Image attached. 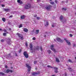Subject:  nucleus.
Wrapping results in <instances>:
<instances>
[{
    "label": "nucleus",
    "mask_w": 76,
    "mask_h": 76,
    "mask_svg": "<svg viewBox=\"0 0 76 76\" xmlns=\"http://www.w3.org/2000/svg\"><path fill=\"white\" fill-rule=\"evenodd\" d=\"M11 69H13V67H11Z\"/></svg>",
    "instance_id": "nucleus-57"
},
{
    "label": "nucleus",
    "mask_w": 76,
    "mask_h": 76,
    "mask_svg": "<svg viewBox=\"0 0 76 76\" xmlns=\"http://www.w3.org/2000/svg\"><path fill=\"white\" fill-rule=\"evenodd\" d=\"M26 67H27V68H28V72H29L31 70V67L29 66V64H26Z\"/></svg>",
    "instance_id": "nucleus-4"
},
{
    "label": "nucleus",
    "mask_w": 76,
    "mask_h": 76,
    "mask_svg": "<svg viewBox=\"0 0 76 76\" xmlns=\"http://www.w3.org/2000/svg\"><path fill=\"white\" fill-rule=\"evenodd\" d=\"M4 32H7V31L6 29H4Z\"/></svg>",
    "instance_id": "nucleus-43"
},
{
    "label": "nucleus",
    "mask_w": 76,
    "mask_h": 76,
    "mask_svg": "<svg viewBox=\"0 0 76 76\" xmlns=\"http://www.w3.org/2000/svg\"><path fill=\"white\" fill-rule=\"evenodd\" d=\"M64 39L65 40V41H66V42L69 45H71V43L68 40H66V39Z\"/></svg>",
    "instance_id": "nucleus-9"
},
{
    "label": "nucleus",
    "mask_w": 76,
    "mask_h": 76,
    "mask_svg": "<svg viewBox=\"0 0 76 76\" xmlns=\"http://www.w3.org/2000/svg\"><path fill=\"white\" fill-rule=\"evenodd\" d=\"M35 69H36V70H37V68H36Z\"/></svg>",
    "instance_id": "nucleus-59"
},
{
    "label": "nucleus",
    "mask_w": 76,
    "mask_h": 76,
    "mask_svg": "<svg viewBox=\"0 0 76 76\" xmlns=\"http://www.w3.org/2000/svg\"><path fill=\"white\" fill-rule=\"evenodd\" d=\"M23 55L26 57V58H28L29 57V55H28V54L27 53V52L24 51L23 53Z\"/></svg>",
    "instance_id": "nucleus-3"
},
{
    "label": "nucleus",
    "mask_w": 76,
    "mask_h": 76,
    "mask_svg": "<svg viewBox=\"0 0 76 76\" xmlns=\"http://www.w3.org/2000/svg\"><path fill=\"white\" fill-rule=\"evenodd\" d=\"M68 61H69V62H70V63H72V61L70 59H69Z\"/></svg>",
    "instance_id": "nucleus-29"
},
{
    "label": "nucleus",
    "mask_w": 76,
    "mask_h": 76,
    "mask_svg": "<svg viewBox=\"0 0 76 76\" xmlns=\"http://www.w3.org/2000/svg\"><path fill=\"white\" fill-rule=\"evenodd\" d=\"M53 47H54V45H51L50 46V48L51 49V50H52L55 53H56V50L54 49V48Z\"/></svg>",
    "instance_id": "nucleus-7"
},
{
    "label": "nucleus",
    "mask_w": 76,
    "mask_h": 76,
    "mask_svg": "<svg viewBox=\"0 0 76 76\" xmlns=\"http://www.w3.org/2000/svg\"><path fill=\"white\" fill-rule=\"evenodd\" d=\"M31 5L29 4H26L24 7V8L25 9H31Z\"/></svg>",
    "instance_id": "nucleus-1"
},
{
    "label": "nucleus",
    "mask_w": 76,
    "mask_h": 76,
    "mask_svg": "<svg viewBox=\"0 0 76 76\" xmlns=\"http://www.w3.org/2000/svg\"><path fill=\"white\" fill-rule=\"evenodd\" d=\"M40 74V72L39 71L37 72H34L32 73V76H36V75H39Z\"/></svg>",
    "instance_id": "nucleus-6"
},
{
    "label": "nucleus",
    "mask_w": 76,
    "mask_h": 76,
    "mask_svg": "<svg viewBox=\"0 0 76 76\" xmlns=\"http://www.w3.org/2000/svg\"><path fill=\"white\" fill-rule=\"evenodd\" d=\"M12 17H13V15H10V16L9 18H12Z\"/></svg>",
    "instance_id": "nucleus-44"
},
{
    "label": "nucleus",
    "mask_w": 76,
    "mask_h": 76,
    "mask_svg": "<svg viewBox=\"0 0 76 76\" xmlns=\"http://www.w3.org/2000/svg\"><path fill=\"white\" fill-rule=\"evenodd\" d=\"M21 19H23L25 18V16L24 15H21L20 17Z\"/></svg>",
    "instance_id": "nucleus-14"
},
{
    "label": "nucleus",
    "mask_w": 76,
    "mask_h": 76,
    "mask_svg": "<svg viewBox=\"0 0 76 76\" xmlns=\"http://www.w3.org/2000/svg\"><path fill=\"white\" fill-rule=\"evenodd\" d=\"M22 24H21L19 25V26L18 27L19 28H22Z\"/></svg>",
    "instance_id": "nucleus-26"
},
{
    "label": "nucleus",
    "mask_w": 76,
    "mask_h": 76,
    "mask_svg": "<svg viewBox=\"0 0 76 76\" xmlns=\"http://www.w3.org/2000/svg\"><path fill=\"white\" fill-rule=\"evenodd\" d=\"M69 35L71 37H73V35H72V34H69Z\"/></svg>",
    "instance_id": "nucleus-40"
},
{
    "label": "nucleus",
    "mask_w": 76,
    "mask_h": 76,
    "mask_svg": "<svg viewBox=\"0 0 76 76\" xmlns=\"http://www.w3.org/2000/svg\"><path fill=\"white\" fill-rule=\"evenodd\" d=\"M17 2L18 3H20V4H23V2L20 0H18Z\"/></svg>",
    "instance_id": "nucleus-13"
},
{
    "label": "nucleus",
    "mask_w": 76,
    "mask_h": 76,
    "mask_svg": "<svg viewBox=\"0 0 76 76\" xmlns=\"http://www.w3.org/2000/svg\"><path fill=\"white\" fill-rule=\"evenodd\" d=\"M37 20H39V19H40V18L39 17H37Z\"/></svg>",
    "instance_id": "nucleus-37"
},
{
    "label": "nucleus",
    "mask_w": 76,
    "mask_h": 76,
    "mask_svg": "<svg viewBox=\"0 0 76 76\" xmlns=\"http://www.w3.org/2000/svg\"><path fill=\"white\" fill-rule=\"evenodd\" d=\"M54 69L55 70V72L56 73H58V71L57 70L58 69V68L57 67H54Z\"/></svg>",
    "instance_id": "nucleus-10"
},
{
    "label": "nucleus",
    "mask_w": 76,
    "mask_h": 76,
    "mask_svg": "<svg viewBox=\"0 0 76 76\" xmlns=\"http://www.w3.org/2000/svg\"><path fill=\"white\" fill-rule=\"evenodd\" d=\"M36 50H39V47L37 46L36 48Z\"/></svg>",
    "instance_id": "nucleus-31"
},
{
    "label": "nucleus",
    "mask_w": 76,
    "mask_h": 76,
    "mask_svg": "<svg viewBox=\"0 0 76 76\" xmlns=\"http://www.w3.org/2000/svg\"><path fill=\"white\" fill-rule=\"evenodd\" d=\"M60 19L61 20H62V19H63V17L62 15H61L60 18Z\"/></svg>",
    "instance_id": "nucleus-21"
},
{
    "label": "nucleus",
    "mask_w": 76,
    "mask_h": 76,
    "mask_svg": "<svg viewBox=\"0 0 76 76\" xmlns=\"http://www.w3.org/2000/svg\"><path fill=\"white\" fill-rule=\"evenodd\" d=\"M1 3V1H0V4Z\"/></svg>",
    "instance_id": "nucleus-62"
},
{
    "label": "nucleus",
    "mask_w": 76,
    "mask_h": 76,
    "mask_svg": "<svg viewBox=\"0 0 76 76\" xmlns=\"http://www.w3.org/2000/svg\"><path fill=\"white\" fill-rule=\"evenodd\" d=\"M49 25V23H48V22H46V24L45 25V26H48Z\"/></svg>",
    "instance_id": "nucleus-18"
},
{
    "label": "nucleus",
    "mask_w": 76,
    "mask_h": 76,
    "mask_svg": "<svg viewBox=\"0 0 76 76\" xmlns=\"http://www.w3.org/2000/svg\"><path fill=\"white\" fill-rule=\"evenodd\" d=\"M9 30H10V31H11V28H9Z\"/></svg>",
    "instance_id": "nucleus-54"
},
{
    "label": "nucleus",
    "mask_w": 76,
    "mask_h": 76,
    "mask_svg": "<svg viewBox=\"0 0 76 76\" xmlns=\"http://www.w3.org/2000/svg\"><path fill=\"white\" fill-rule=\"evenodd\" d=\"M38 2H39L41 1L40 0H37Z\"/></svg>",
    "instance_id": "nucleus-48"
},
{
    "label": "nucleus",
    "mask_w": 76,
    "mask_h": 76,
    "mask_svg": "<svg viewBox=\"0 0 76 76\" xmlns=\"http://www.w3.org/2000/svg\"><path fill=\"white\" fill-rule=\"evenodd\" d=\"M37 16V14L34 15V18H36Z\"/></svg>",
    "instance_id": "nucleus-38"
},
{
    "label": "nucleus",
    "mask_w": 76,
    "mask_h": 76,
    "mask_svg": "<svg viewBox=\"0 0 76 76\" xmlns=\"http://www.w3.org/2000/svg\"><path fill=\"white\" fill-rule=\"evenodd\" d=\"M2 7H5V5L4 4H2L1 5Z\"/></svg>",
    "instance_id": "nucleus-41"
},
{
    "label": "nucleus",
    "mask_w": 76,
    "mask_h": 76,
    "mask_svg": "<svg viewBox=\"0 0 76 76\" xmlns=\"http://www.w3.org/2000/svg\"><path fill=\"white\" fill-rule=\"evenodd\" d=\"M55 3H57V0H55Z\"/></svg>",
    "instance_id": "nucleus-47"
},
{
    "label": "nucleus",
    "mask_w": 76,
    "mask_h": 76,
    "mask_svg": "<svg viewBox=\"0 0 76 76\" xmlns=\"http://www.w3.org/2000/svg\"><path fill=\"white\" fill-rule=\"evenodd\" d=\"M23 31H24V32H27L28 31V29L26 28H24Z\"/></svg>",
    "instance_id": "nucleus-15"
},
{
    "label": "nucleus",
    "mask_w": 76,
    "mask_h": 76,
    "mask_svg": "<svg viewBox=\"0 0 76 76\" xmlns=\"http://www.w3.org/2000/svg\"><path fill=\"white\" fill-rule=\"evenodd\" d=\"M53 8H54V9H55V8H56V5L53 6Z\"/></svg>",
    "instance_id": "nucleus-45"
},
{
    "label": "nucleus",
    "mask_w": 76,
    "mask_h": 76,
    "mask_svg": "<svg viewBox=\"0 0 76 76\" xmlns=\"http://www.w3.org/2000/svg\"><path fill=\"white\" fill-rule=\"evenodd\" d=\"M2 20L3 22H5L6 21V19H5V18H2Z\"/></svg>",
    "instance_id": "nucleus-23"
},
{
    "label": "nucleus",
    "mask_w": 76,
    "mask_h": 76,
    "mask_svg": "<svg viewBox=\"0 0 76 76\" xmlns=\"http://www.w3.org/2000/svg\"><path fill=\"white\" fill-rule=\"evenodd\" d=\"M15 56H18V55H17V53H15Z\"/></svg>",
    "instance_id": "nucleus-50"
},
{
    "label": "nucleus",
    "mask_w": 76,
    "mask_h": 76,
    "mask_svg": "<svg viewBox=\"0 0 76 76\" xmlns=\"http://www.w3.org/2000/svg\"><path fill=\"white\" fill-rule=\"evenodd\" d=\"M33 40H35L36 39V38L35 37H34L32 39Z\"/></svg>",
    "instance_id": "nucleus-34"
},
{
    "label": "nucleus",
    "mask_w": 76,
    "mask_h": 76,
    "mask_svg": "<svg viewBox=\"0 0 76 76\" xmlns=\"http://www.w3.org/2000/svg\"><path fill=\"white\" fill-rule=\"evenodd\" d=\"M51 8H52V6L51 5H47L45 7V8L47 10H50V9H51Z\"/></svg>",
    "instance_id": "nucleus-2"
},
{
    "label": "nucleus",
    "mask_w": 76,
    "mask_h": 76,
    "mask_svg": "<svg viewBox=\"0 0 76 76\" xmlns=\"http://www.w3.org/2000/svg\"><path fill=\"white\" fill-rule=\"evenodd\" d=\"M10 55H11V54L10 53H9V54H8V55H9V56H10Z\"/></svg>",
    "instance_id": "nucleus-52"
},
{
    "label": "nucleus",
    "mask_w": 76,
    "mask_h": 76,
    "mask_svg": "<svg viewBox=\"0 0 76 76\" xmlns=\"http://www.w3.org/2000/svg\"><path fill=\"white\" fill-rule=\"evenodd\" d=\"M66 3H68V1H66Z\"/></svg>",
    "instance_id": "nucleus-60"
},
{
    "label": "nucleus",
    "mask_w": 76,
    "mask_h": 76,
    "mask_svg": "<svg viewBox=\"0 0 76 76\" xmlns=\"http://www.w3.org/2000/svg\"><path fill=\"white\" fill-rule=\"evenodd\" d=\"M1 42H4V40L3 39H1Z\"/></svg>",
    "instance_id": "nucleus-30"
},
{
    "label": "nucleus",
    "mask_w": 76,
    "mask_h": 76,
    "mask_svg": "<svg viewBox=\"0 0 76 76\" xmlns=\"http://www.w3.org/2000/svg\"><path fill=\"white\" fill-rule=\"evenodd\" d=\"M8 44H9V43H8Z\"/></svg>",
    "instance_id": "nucleus-64"
},
{
    "label": "nucleus",
    "mask_w": 76,
    "mask_h": 76,
    "mask_svg": "<svg viewBox=\"0 0 76 76\" xmlns=\"http://www.w3.org/2000/svg\"><path fill=\"white\" fill-rule=\"evenodd\" d=\"M7 34L6 33H3V36H6Z\"/></svg>",
    "instance_id": "nucleus-27"
},
{
    "label": "nucleus",
    "mask_w": 76,
    "mask_h": 76,
    "mask_svg": "<svg viewBox=\"0 0 76 76\" xmlns=\"http://www.w3.org/2000/svg\"><path fill=\"white\" fill-rule=\"evenodd\" d=\"M9 72L12 73V72H13V70H9V69H7L6 71V73H9Z\"/></svg>",
    "instance_id": "nucleus-11"
},
{
    "label": "nucleus",
    "mask_w": 76,
    "mask_h": 76,
    "mask_svg": "<svg viewBox=\"0 0 76 76\" xmlns=\"http://www.w3.org/2000/svg\"><path fill=\"white\" fill-rule=\"evenodd\" d=\"M51 76H56V75H52Z\"/></svg>",
    "instance_id": "nucleus-53"
},
{
    "label": "nucleus",
    "mask_w": 76,
    "mask_h": 76,
    "mask_svg": "<svg viewBox=\"0 0 76 76\" xmlns=\"http://www.w3.org/2000/svg\"><path fill=\"white\" fill-rule=\"evenodd\" d=\"M50 0V1H52V0Z\"/></svg>",
    "instance_id": "nucleus-63"
},
{
    "label": "nucleus",
    "mask_w": 76,
    "mask_h": 76,
    "mask_svg": "<svg viewBox=\"0 0 76 76\" xmlns=\"http://www.w3.org/2000/svg\"><path fill=\"white\" fill-rule=\"evenodd\" d=\"M48 67H49V68H51L52 69L53 68V67H52L51 66H50V65H48L47 66Z\"/></svg>",
    "instance_id": "nucleus-22"
},
{
    "label": "nucleus",
    "mask_w": 76,
    "mask_h": 76,
    "mask_svg": "<svg viewBox=\"0 0 76 76\" xmlns=\"http://www.w3.org/2000/svg\"><path fill=\"white\" fill-rule=\"evenodd\" d=\"M28 43H27V42H26V47H28Z\"/></svg>",
    "instance_id": "nucleus-35"
},
{
    "label": "nucleus",
    "mask_w": 76,
    "mask_h": 76,
    "mask_svg": "<svg viewBox=\"0 0 76 76\" xmlns=\"http://www.w3.org/2000/svg\"><path fill=\"white\" fill-rule=\"evenodd\" d=\"M5 68H6V69H7V66L6 65V66H5Z\"/></svg>",
    "instance_id": "nucleus-46"
},
{
    "label": "nucleus",
    "mask_w": 76,
    "mask_h": 76,
    "mask_svg": "<svg viewBox=\"0 0 76 76\" xmlns=\"http://www.w3.org/2000/svg\"><path fill=\"white\" fill-rule=\"evenodd\" d=\"M52 27H54V25H52Z\"/></svg>",
    "instance_id": "nucleus-51"
},
{
    "label": "nucleus",
    "mask_w": 76,
    "mask_h": 76,
    "mask_svg": "<svg viewBox=\"0 0 76 76\" xmlns=\"http://www.w3.org/2000/svg\"><path fill=\"white\" fill-rule=\"evenodd\" d=\"M75 59H76V57H75Z\"/></svg>",
    "instance_id": "nucleus-61"
},
{
    "label": "nucleus",
    "mask_w": 76,
    "mask_h": 76,
    "mask_svg": "<svg viewBox=\"0 0 76 76\" xmlns=\"http://www.w3.org/2000/svg\"><path fill=\"white\" fill-rule=\"evenodd\" d=\"M2 29L1 28H0V31H2Z\"/></svg>",
    "instance_id": "nucleus-55"
},
{
    "label": "nucleus",
    "mask_w": 76,
    "mask_h": 76,
    "mask_svg": "<svg viewBox=\"0 0 76 76\" xmlns=\"http://www.w3.org/2000/svg\"><path fill=\"white\" fill-rule=\"evenodd\" d=\"M29 47H30V50L32 51L33 50V49H32V47H33V46H32V44H31L30 45Z\"/></svg>",
    "instance_id": "nucleus-12"
},
{
    "label": "nucleus",
    "mask_w": 76,
    "mask_h": 76,
    "mask_svg": "<svg viewBox=\"0 0 76 76\" xmlns=\"http://www.w3.org/2000/svg\"><path fill=\"white\" fill-rule=\"evenodd\" d=\"M40 48L41 51H42V46H40Z\"/></svg>",
    "instance_id": "nucleus-28"
},
{
    "label": "nucleus",
    "mask_w": 76,
    "mask_h": 76,
    "mask_svg": "<svg viewBox=\"0 0 76 76\" xmlns=\"http://www.w3.org/2000/svg\"><path fill=\"white\" fill-rule=\"evenodd\" d=\"M36 34H38V33H39V30H37L36 31Z\"/></svg>",
    "instance_id": "nucleus-17"
},
{
    "label": "nucleus",
    "mask_w": 76,
    "mask_h": 76,
    "mask_svg": "<svg viewBox=\"0 0 76 76\" xmlns=\"http://www.w3.org/2000/svg\"><path fill=\"white\" fill-rule=\"evenodd\" d=\"M46 37V35H45L44 36V37Z\"/></svg>",
    "instance_id": "nucleus-56"
},
{
    "label": "nucleus",
    "mask_w": 76,
    "mask_h": 76,
    "mask_svg": "<svg viewBox=\"0 0 76 76\" xmlns=\"http://www.w3.org/2000/svg\"><path fill=\"white\" fill-rule=\"evenodd\" d=\"M56 40L58 41V42H63V40H62L60 39L58 37H57L56 39Z\"/></svg>",
    "instance_id": "nucleus-8"
},
{
    "label": "nucleus",
    "mask_w": 76,
    "mask_h": 76,
    "mask_svg": "<svg viewBox=\"0 0 76 76\" xmlns=\"http://www.w3.org/2000/svg\"><path fill=\"white\" fill-rule=\"evenodd\" d=\"M50 4H51L53 5L54 4H55V3L54 2H50Z\"/></svg>",
    "instance_id": "nucleus-20"
},
{
    "label": "nucleus",
    "mask_w": 76,
    "mask_h": 76,
    "mask_svg": "<svg viewBox=\"0 0 76 76\" xmlns=\"http://www.w3.org/2000/svg\"><path fill=\"white\" fill-rule=\"evenodd\" d=\"M56 61H57V62H60V61H59V59H58V58H56Z\"/></svg>",
    "instance_id": "nucleus-16"
},
{
    "label": "nucleus",
    "mask_w": 76,
    "mask_h": 76,
    "mask_svg": "<svg viewBox=\"0 0 76 76\" xmlns=\"http://www.w3.org/2000/svg\"><path fill=\"white\" fill-rule=\"evenodd\" d=\"M48 53L49 54H50L51 53V51L50 50H48Z\"/></svg>",
    "instance_id": "nucleus-25"
},
{
    "label": "nucleus",
    "mask_w": 76,
    "mask_h": 76,
    "mask_svg": "<svg viewBox=\"0 0 76 76\" xmlns=\"http://www.w3.org/2000/svg\"><path fill=\"white\" fill-rule=\"evenodd\" d=\"M62 3H64V1H62Z\"/></svg>",
    "instance_id": "nucleus-58"
},
{
    "label": "nucleus",
    "mask_w": 76,
    "mask_h": 76,
    "mask_svg": "<svg viewBox=\"0 0 76 76\" xmlns=\"http://www.w3.org/2000/svg\"><path fill=\"white\" fill-rule=\"evenodd\" d=\"M68 69L69 71H72V69H71V68H68Z\"/></svg>",
    "instance_id": "nucleus-39"
},
{
    "label": "nucleus",
    "mask_w": 76,
    "mask_h": 76,
    "mask_svg": "<svg viewBox=\"0 0 76 76\" xmlns=\"http://www.w3.org/2000/svg\"><path fill=\"white\" fill-rule=\"evenodd\" d=\"M22 51V49H20V50H19V53H21V52Z\"/></svg>",
    "instance_id": "nucleus-33"
},
{
    "label": "nucleus",
    "mask_w": 76,
    "mask_h": 76,
    "mask_svg": "<svg viewBox=\"0 0 76 76\" xmlns=\"http://www.w3.org/2000/svg\"><path fill=\"white\" fill-rule=\"evenodd\" d=\"M37 63V61H34V64H36Z\"/></svg>",
    "instance_id": "nucleus-36"
},
{
    "label": "nucleus",
    "mask_w": 76,
    "mask_h": 76,
    "mask_svg": "<svg viewBox=\"0 0 76 76\" xmlns=\"http://www.w3.org/2000/svg\"><path fill=\"white\" fill-rule=\"evenodd\" d=\"M0 75H5V74L2 72H1L0 73Z\"/></svg>",
    "instance_id": "nucleus-24"
},
{
    "label": "nucleus",
    "mask_w": 76,
    "mask_h": 76,
    "mask_svg": "<svg viewBox=\"0 0 76 76\" xmlns=\"http://www.w3.org/2000/svg\"><path fill=\"white\" fill-rule=\"evenodd\" d=\"M4 10L5 12H8V11H9V9H5Z\"/></svg>",
    "instance_id": "nucleus-19"
},
{
    "label": "nucleus",
    "mask_w": 76,
    "mask_h": 76,
    "mask_svg": "<svg viewBox=\"0 0 76 76\" xmlns=\"http://www.w3.org/2000/svg\"><path fill=\"white\" fill-rule=\"evenodd\" d=\"M17 35L18 36V37H19V38H21V39L22 40H23V36L22 35L20 34L19 33H17Z\"/></svg>",
    "instance_id": "nucleus-5"
},
{
    "label": "nucleus",
    "mask_w": 76,
    "mask_h": 76,
    "mask_svg": "<svg viewBox=\"0 0 76 76\" xmlns=\"http://www.w3.org/2000/svg\"><path fill=\"white\" fill-rule=\"evenodd\" d=\"M62 9L63 10H64L65 11H66V10H67V9H64V8H62Z\"/></svg>",
    "instance_id": "nucleus-32"
},
{
    "label": "nucleus",
    "mask_w": 76,
    "mask_h": 76,
    "mask_svg": "<svg viewBox=\"0 0 76 76\" xmlns=\"http://www.w3.org/2000/svg\"><path fill=\"white\" fill-rule=\"evenodd\" d=\"M73 47H76V45L75 44H74Z\"/></svg>",
    "instance_id": "nucleus-49"
},
{
    "label": "nucleus",
    "mask_w": 76,
    "mask_h": 76,
    "mask_svg": "<svg viewBox=\"0 0 76 76\" xmlns=\"http://www.w3.org/2000/svg\"><path fill=\"white\" fill-rule=\"evenodd\" d=\"M65 76H67V73L65 72V74H64Z\"/></svg>",
    "instance_id": "nucleus-42"
}]
</instances>
